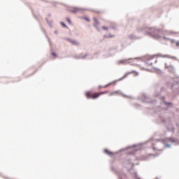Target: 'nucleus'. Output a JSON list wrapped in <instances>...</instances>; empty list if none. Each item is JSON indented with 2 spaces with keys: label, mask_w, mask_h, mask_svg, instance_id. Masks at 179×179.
Returning a JSON list of instances; mask_svg holds the SVG:
<instances>
[{
  "label": "nucleus",
  "mask_w": 179,
  "mask_h": 179,
  "mask_svg": "<svg viewBox=\"0 0 179 179\" xmlns=\"http://www.w3.org/2000/svg\"><path fill=\"white\" fill-rule=\"evenodd\" d=\"M107 93H110L109 91H104V92H92V91H87V92H85V96L87 97V99H99V97H100V96H101L102 94H107Z\"/></svg>",
  "instance_id": "1"
},
{
  "label": "nucleus",
  "mask_w": 179,
  "mask_h": 179,
  "mask_svg": "<svg viewBox=\"0 0 179 179\" xmlns=\"http://www.w3.org/2000/svg\"><path fill=\"white\" fill-rule=\"evenodd\" d=\"M131 73H134L136 75V76H138V73L136 71H130L129 73H127L126 74L124 75V76L121 78H120L118 80H122L123 79H125V78H127L128 76V75H130Z\"/></svg>",
  "instance_id": "2"
},
{
  "label": "nucleus",
  "mask_w": 179,
  "mask_h": 179,
  "mask_svg": "<svg viewBox=\"0 0 179 179\" xmlns=\"http://www.w3.org/2000/svg\"><path fill=\"white\" fill-rule=\"evenodd\" d=\"M128 61H129V59H122V60H120L119 62H117V64L119 65L121 64H122L123 65H125V64H128Z\"/></svg>",
  "instance_id": "3"
},
{
  "label": "nucleus",
  "mask_w": 179,
  "mask_h": 179,
  "mask_svg": "<svg viewBox=\"0 0 179 179\" xmlns=\"http://www.w3.org/2000/svg\"><path fill=\"white\" fill-rule=\"evenodd\" d=\"M69 41H70V43L73 44V45H79V42H78V41L69 39Z\"/></svg>",
  "instance_id": "4"
},
{
  "label": "nucleus",
  "mask_w": 179,
  "mask_h": 179,
  "mask_svg": "<svg viewBox=\"0 0 179 179\" xmlns=\"http://www.w3.org/2000/svg\"><path fill=\"white\" fill-rule=\"evenodd\" d=\"M104 153H106L108 156H112V155H113V152H111V151H110L107 149L104 150Z\"/></svg>",
  "instance_id": "5"
},
{
  "label": "nucleus",
  "mask_w": 179,
  "mask_h": 179,
  "mask_svg": "<svg viewBox=\"0 0 179 179\" xmlns=\"http://www.w3.org/2000/svg\"><path fill=\"white\" fill-rule=\"evenodd\" d=\"M111 85H113V83H109L106 85H104V86H99V89H106V87H108V86H111Z\"/></svg>",
  "instance_id": "6"
},
{
  "label": "nucleus",
  "mask_w": 179,
  "mask_h": 179,
  "mask_svg": "<svg viewBox=\"0 0 179 179\" xmlns=\"http://www.w3.org/2000/svg\"><path fill=\"white\" fill-rule=\"evenodd\" d=\"M94 27H97V26H99V21L96 17H94Z\"/></svg>",
  "instance_id": "7"
},
{
  "label": "nucleus",
  "mask_w": 179,
  "mask_h": 179,
  "mask_svg": "<svg viewBox=\"0 0 179 179\" xmlns=\"http://www.w3.org/2000/svg\"><path fill=\"white\" fill-rule=\"evenodd\" d=\"M118 94V92L115 91V92H112L109 94V96H114V94Z\"/></svg>",
  "instance_id": "8"
},
{
  "label": "nucleus",
  "mask_w": 179,
  "mask_h": 179,
  "mask_svg": "<svg viewBox=\"0 0 179 179\" xmlns=\"http://www.w3.org/2000/svg\"><path fill=\"white\" fill-rule=\"evenodd\" d=\"M153 31H155V29H150V32H149V34H151V36H153Z\"/></svg>",
  "instance_id": "9"
},
{
  "label": "nucleus",
  "mask_w": 179,
  "mask_h": 179,
  "mask_svg": "<svg viewBox=\"0 0 179 179\" xmlns=\"http://www.w3.org/2000/svg\"><path fill=\"white\" fill-rule=\"evenodd\" d=\"M168 141H169V142H176L174 138H168Z\"/></svg>",
  "instance_id": "10"
},
{
  "label": "nucleus",
  "mask_w": 179,
  "mask_h": 179,
  "mask_svg": "<svg viewBox=\"0 0 179 179\" xmlns=\"http://www.w3.org/2000/svg\"><path fill=\"white\" fill-rule=\"evenodd\" d=\"M67 22L69 24H72V22H71V20L69 18H67Z\"/></svg>",
  "instance_id": "11"
},
{
  "label": "nucleus",
  "mask_w": 179,
  "mask_h": 179,
  "mask_svg": "<svg viewBox=\"0 0 179 179\" xmlns=\"http://www.w3.org/2000/svg\"><path fill=\"white\" fill-rule=\"evenodd\" d=\"M84 19H85V20H86L87 22H90V19H89V17H85Z\"/></svg>",
  "instance_id": "12"
},
{
  "label": "nucleus",
  "mask_w": 179,
  "mask_h": 179,
  "mask_svg": "<svg viewBox=\"0 0 179 179\" xmlns=\"http://www.w3.org/2000/svg\"><path fill=\"white\" fill-rule=\"evenodd\" d=\"M102 29L103 30H108V28H107L106 27H103Z\"/></svg>",
  "instance_id": "13"
},
{
  "label": "nucleus",
  "mask_w": 179,
  "mask_h": 179,
  "mask_svg": "<svg viewBox=\"0 0 179 179\" xmlns=\"http://www.w3.org/2000/svg\"><path fill=\"white\" fill-rule=\"evenodd\" d=\"M155 38H159L160 36H154Z\"/></svg>",
  "instance_id": "14"
},
{
  "label": "nucleus",
  "mask_w": 179,
  "mask_h": 179,
  "mask_svg": "<svg viewBox=\"0 0 179 179\" xmlns=\"http://www.w3.org/2000/svg\"><path fill=\"white\" fill-rule=\"evenodd\" d=\"M176 47H179V42L176 43Z\"/></svg>",
  "instance_id": "15"
},
{
  "label": "nucleus",
  "mask_w": 179,
  "mask_h": 179,
  "mask_svg": "<svg viewBox=\"0 0 179 179\" xmlns=\"http://www.w3.org/2000/svg\"><path fill=\"white\" fill-rule=\"evenodd\" d=\"M170 128H172V132H174V129L173 128V127L170 126Z\"/></svg>",
  "instance_id": "16"
},
{
  "label": "nucleus",
  "mask_w": 179,
  "mask_h": 179,
  "mask_svg": "<svg viewBox=\"0 0 179 179\" xmlns=\"http://www.w3.org/2000/svg\"><path fill=\"white\" fill-rule=\"evenodd\" d=\"M62 26H64V27H66V25H65V24L62 23Z\"/></svg>",
  "instance_id": "17"
},
{
  "label": "nucleus",
  "mask_w": 179,
  "mask_h": 179,
  "mask_svg": "<svg viewBox=\"0 0 179 179\" xmlns=\"http://www.w3.org/2000/svg\"><path fill=\"white\" fill-rule=\"evenodd\" d=\"M73 12H78V10L75 9Z\"/></svg>",
  "instance_id": "18"
},
{
  "label": "nucleus",
  "mask_w": 179,
  "mask_h": 179,
  "mask_svg": "<svg viewBox=\"0 0 179 179\" xmlns=\"http://www.w3.org/2000/svg\"><path fill=\"white\" fill-rule=\"evenodd\" d=\"M52 55H53L54 57H55V53L53 52V53H52Z\"/></svg>",
  "instance_id": "19"
},
{
  "label": "nucleus",
  "mask_w": 179,
  "mask_h": 179,
  "mask_svg": "<svg viewBox=\"0 0 179 179\" xmlns=\"http://www.w3.org/2000/svg\"><path fill=\"white\" fill-rule=\"evenodd\" d=\"M110 37H114V36H110Z\"/></svg>",
  "instance_id": "20"
}]
</instances>
